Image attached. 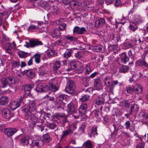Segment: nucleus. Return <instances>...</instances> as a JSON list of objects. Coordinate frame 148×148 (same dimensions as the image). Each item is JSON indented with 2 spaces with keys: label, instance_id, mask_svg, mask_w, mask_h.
Segmentation results:
<instances>
[{
  "label": "nucleus",
  "instance_id": "nucleus-14",
  "mask_svg": "<svg viewBox=\"0 0 148 148\" xmlns=\"http://www.w3.org/2000/svg\"><path fill=\"white\" fill-rule=\"evenodd\" d=\"M29 47H35L38 45H42V43L41 41L37 39H34L29 41Z\"/></svg>",
  "mask_w": 148,
  "mask_h": 148
},
{
  "label": "nucleus",
  "instance_id": "nucleus-33",
  "mask_svg": "<svg viewBox=\"0 0 148 148\" xmlns=\"http://www.w3.org/2000/svg\"><path fill=\"white\" fill-rule=\"evenodd\" d=\"M97 127L96 126H93L91 130V132L90 135V137H95L98 135L97 133Z\"/></svg>",
  "mask_w": 148,
  "mask_h": 148
},
{
  "label": "nucleus",
  "instance_id": "nucleus-56",
  "mask_svg": "<svg viewBox=\"0 0 148 148\" xmlns=\"http://www.w3.org/2000/svg\"><path fill=\"white\" fill-rule=\"evenodd\" d=\"M38 27L36 25H31L29 27L28 30V31H32L33 29H38Z\"/></svg>",
  "mask_w": 148,
  "mask_h": 148
},
{
  "label": "nucleus",
  "instance_id": "nucleus-21",
  "mask_svg": "<svg viewBox=\"0 0 148 148\" xmlns=\"http://www.w3.org/2000/svg\"><path fill=\"white\" fill-rule=\"evenodd\" d=\"M84 70V67L82 64L79 62L78 61L76 64V67L75 68V71L77 73H82Z\"/></svg>",
  "mask_w": 148,
  "mask_h": 148
},
{
  "label": "nucleus",
  "instance_id": "nucleus-54",
  "mask_svg": "<svg viewBox=\"0 0 148 148\" xmlns=\"http://www.w3.org/2000/svg\"><path fill=\"white\" fill-rule=\"evenodd\" d=\"M66 27V24L64 23H63L60 24L59 27V30L60 31H63L65 29Z\"/></svg>",
  "mask_w": 148,
  "mask_h": 148
},
{
  "label": "nucleus",
  "instance_id": "nucleus-47",
  "mask_svg": "<svg viewBox=\"0 0 148 148\" xmlns=\"http://www.w3.org/2000/svg\"><path fill=\"white\" fill-rule=\"evenodd\" d=\"M19 56L21 58H25L28 56V53L23 51H20L18 52Z\"/></svg>",
  "mask_w": 148,
  "mask_h": 148
},
{
  "label": "nucleus",
  "instance_id": "nucleus-41",
  "mask_svg": "<svg viewBox=\"0 0 148 148\" xmlns=\"http://www.w3.org/2000/svg\"><path fill=\"white\" fill-rule=\"evenodd\" d=\"M84 56V52L83 51H78L77 53H75L74 57L77 59H79Z\"/></svg>",
  "mask_w": 148,
  "mask_h": 148
},
{
  "label": "nucleus",
  "instance_id": "nucleus-8",
  "mask_svg": "<svg viewBox=\"0 0 148 148\" xmlns=\"http://www.w3.org/2000/svg\"><path fill=\"white\" fill-rule=\"evenodd\" d=\"M21 103V99H19L18 101L11 102L9 106L11 109L14 110L20 106Z\"/></svg>",
  "mask_w": 148,
  "mask_h": 148
},
{
  "label": "nucleus",
  "instance_id": "nucleus-53",
  "mask_svg": "<svg viewBox=\"0 0 148 148\" xmlns=\"http://www.w3.org/2000/svg\"><path fill=\"white\" fill-rule=\"evenodd\" d=\"M33 87L34 85L32 84L26 85L25 86L24 90L25 91H29L33 88Z\"/></svg>",
  "mask_w": 148,
  "mask_h": 148
},
{
  "label": "nucleus",
  "instance_id": "nucleus-7",
  "mask_svg": "<svg viewBox=\"0 0 148 148\" xmlns=\"http://www.w3.org/2000/svg\"><path fill=\"white\" fill-rule=\"evenodd\" d=\"M104 81L106 85L110 86V88L109 90L111 91L114 88V86L112 83V79L109 76H106L104 78Z\"/></svg>",
  "mask_w": 148,
  "mask_h": 148
},
{
  "label": "nucleus",
  "instance_id": "nucleus-31",
  "mask_svg": "<svg viewBox=\"0 0 148 148\" xmlns=\"http://www.w3.org/2000/svg\"><path fill=\"white\" fill-rule=\"evenodd\" d=\"M61 66L60 62L59 61H56L53 64V69L54 71H56L60 68Z\"/></svg>",
  "mask_w": 148,
  "mask_h": 148
},
{
  "label": "nucleus",
  "instance_id": "nucleus-3",
  "mask_svg": "<svg viewBox=\"0 0 148 148\" xmlns=\"http://www.w3.org/2000/svg\"><path fill=\"white\" fill-rule=\"evenodd\" d=\"M49 88L50 90L53 92H56L59 89L57 82L55 79H52L50 82L49 84Z\"/></svg>",
  "mask_w": 148,
  "mask_h": 148
},
{
  "label": "nucleus",
  "instance_id": "nucleus-40",
  "mask_svg": "<svg viewBox=\"0 0 148 148\" xmlns=\"http://www.w3.org/2000/svg\"><path fill=\"white\" fill-rule=\"evenodd\" d=\"M11 65L12 69L18 68L20 65V61H13L11 62Z\"/></svg>",
  "mask_w": 148,
  "mask_h": 148
},
{
  "label": "nucleus",
  "instance_id": "nucleus-46",
  "mask_svg": "<svg viewBox=\"0 0 148 148\" xmlns=\"http://www.w3.org/2000/svg\"><path fill=\"white\" fill-rule=\"evenodd\" d=\"M33 57V58H35V61L37 63H39L40 62V56L38 53H36L35 54L34 56H32Z\"/></svg>",
  "mask_w": 148,
  "mask_h": 148
},
{
  "label": "nucleus",
  "instance_id": "nucleus-18",
  "mask_svg": "<svg viewBox=\"0 0 148 148\" xmlns=\"http://www.w3.org/2000/svg\"><path fill=\"white\" fill-rule=\"evenodd\" d=\"M6 78L8 81L9 86L12 88V85L15 84L17 82L16 78H14L12 76H9Z\"/></svg>",
  "mask_w": 148,
  "mask_h": 148
},
{
  "label": "nucleus",
  "instance_id": "nucleus-24",
  "mask_svg": "<svg viewBox=\"0 0 148 148\" xmlns=\"http://www.w3.org/2000/svg\"><path fill=\"white\" fill-rule=\"evenodd\" d=\"M61 33L58 29H55L52 32L51 34V36L53 38H57L61 36Z\"/></svg>",
  "mask_w": 148,
  "mask_h": 148
},
{
  "label": "nucleus",
  "instance_id": "nucleus-52",
  "mask_svg": "<svg viewBox=\"0 0 148 148\" xmlns=\"http://www.w3.org/2000/svg\"><path fill=\"white\" fill-rule=\"evenodd\" d=\"M86 126V123L85 122L82 123L79 127V131L82 132V133L84 132V130Z\"/></svg>",
  "mask_w": 148,
  "mask_h": 148
},
{
  "label": "nucleus",
  "instance_id": "nucleus-44",
  "mask_svg": "<svg viewBox=\"0 0 148 148\" xmlns=\"http://www.w3.org/2000/svg\"><path fill=\"white\" fill-rule=\"evenodd\" d=\"M137 26L133 23L129 26V28L130 30L133 32H134L138 29V28Z\"/></svg>",
  "mask_w": 148,
  "mask_h": 148
},
{
  "label": "nucleus",
  "instance_id": "nucleus-58",
  "mask_svg": "<svg viewBox=\"0 0 148 148\" xmlns=\"http://www.w3.org/2000/svg\"><path fill=\"white\" fill-rule=\"evenodd\" d=\"M113 39L116 40L117 42L119 41L120 40L119 34H114V35Z\"/></svg>",
  "mask_w": 148,
  "mask_h": 148
},
{
  "label": "nucleus",
  "instance_id": "nucleus-10",
  "mask_svg": "<svg viewBox=\"0 0 148 148\" xmlns=\"http://www.w3.org/2000/svg\"><path fill=\"white\" fill-rule=\"evenodd\" d=\"M43 140L40 138L34 139L32 141V144L34 146L40 147L42 146L44 144Z\"/></svg>",
  "mask_w": 148,
  "mask_h": 148
},
{
  "label": "nucleus",
  "instance_id": "nucleus-17",
  "mask_svg": "<svg viewBox=\"0 0 148 148\" xmlns=\"http://www.w3.org/2000/svg\"><path fill=\"white\" fill-rule=\"evenodd\" d=\"M86 31L84 27L80 28L78 26H75L73 28V32L74 34L76 33L78 34H82Z\"/></svg>",
  "mask_w": 148,
  "mask_h": 148
},
{
  "label": "nucleus",
  "instance_id": "nucleus-2",
  "mask_svg": "<svg viewBox=\"0 0 148 148\" xmlns=\"http://www.w3.org/2000/svg\"><path fill=\"white\" fill-rule=\"evenodd\" d=\"M23 113L25 115L26 119L31 120L33 122V123L35 124L41 121L40 119L37 118L34 114L28 112L27 109H25L23 110Z\"/></svg>",
  "mask_w": 148,
  "mask_h": 148
},
{
  "label": "nucleus",
  "instance_id": "nucleus-29",
  "mask_svg": "<svg viewBox=\"0 0 148 148\" xmlns=\"http://www.w3.org/2000/svg\"><path fill=\"white\" fill-rule=\"evenodd\" d=\"M121 61L124 63L128 62L129 61V58L127 56L125 52H123L121 54Z\"/></svg>",
  "mask_w": 148,
  "mask_h": 148
},
{
  "label": "nucleus",
  "instance_id": "nucleus-19",
  "mask_svg": "<svg viewBox=\"0 0 148 148\" xmlns=\"http://www.w3.org/2000/svg\"><path fill=\"white\" fill-rule=\"evenodd\" d=\"M67 110L68 112L69 113V114L73 112H75V106L73 103H70L68 105Z\"/></svg>",
  "mask_w": 148,
  "mask_h": 148
},
{
  "label": "nucleus",
  "instance_id": "nucleus-6",
  "mask_svg": "<svg viewBox=\"0 0 148 148\" xmlns=\"http://www.w3.org/2000/svg\"><path fill=\"white\" fill-rule=\"evenodd\" d=\"M139 117L143 123L147 124L148 123V114L145 112L142 111L140 112Z\"/></svg>",
  "mask_w": 148,
  "mask_h": 148
},
{
  "label": "nucleus",
  "instance_id": "nucleus-39",
  "mask_svg": "<svg viewBox=\"0 0 148 148\" xmlns=\"http://www.w3.org/2000/svg\"><path fill=\"white\" fill-rule=\"evenodd\" d=\"M24 72L28 77L30 78H33L34 77V74L31 70H25L24 71Z\"/></svg>",
  "mask_w": 148,
  "mask_h": 148
},
{
  "label": "nucleus",
  "instance_id": "nucleus-28",
  "mask_svg": "<svg viewBox=\"0 0 148 148\" xmlns=\"http://www.w3.org/2000/svg\"><path fill=\"white\" fill-rule=\"evenodd\" d=\"M139 107L137 104L134 103L131 105L130 107V110L134 114H136L139 110Z\"/></svg>",
  "mask_w": 148,
  "mask_h": 148
},
{
  "label": "nucleus",
  "instance_id": "nucleus-16",
  "mask_svg": "<svg viewBox=\"0 0 148 148\" xmlns=\"http://www.w3.org/2000/svg\"><path fill=\"white\" fill-rule=\"evenodd\" d=\"M95 103L98 105H101L105 102V99L103 97V94L98 96L95 100Z\"/></svg>",
  "mask_w": 148,
  "mask_h": 148
},
{
  "label": "nucleus",
  "instance_id": "nucleus-62",
  "mask_svg": "<svg viewBox=\"0 0 148 148\" xmlns=\"http://www.w3.org/2000/svg\"><path fill=\"white\" fill-rule=\"evenodd\" d=\"M78 3V2L77 1H70V6L71 7H73V6H76L77 4Z\"/></svg>",
  "mask_w": 148,
  "mask_h": 148
},
{
  "label": "nucleus",
  "instance_id": "nucleus-50",
  "mask_svg": "<svg viewBox=\"0 0 148 148\" xmlns=\"http://www.w3.org/2000/svg\"><path fill=\"white\" fill-rule=\"evenodd\" d=\"M43 137L44 140L47 143L49 142L51 140L48 133H46L44 135H43Z\"/></svg>",
  "mask_w": 148,
  "mask_h": 148
},
{
  "label": "nucleus",
  "instance_id": "nucleus-30",
  "mask_svg": "<svg viewBox=\"0 0 148 148\" xmlns=\"http://www.w3.org/2000/svg\"><path fill=\"white\" fill-rule=\"evenodd\" d=\"M142 87L141 85L137 84L136 87L134 88V93L137 94H140L142 91Z\"/></svg>",
  "mask_w": 148,
  "mask_h": 148
},
{
  "label": "nucleus",
  "instance_id": "nucleus-51",
  "mask_svg": "<svg viewBox=\"0 0 148 148\" xmlns=\"http://www.w3.org/2000/svg\"><path fill=\"white\" fill-rule=\"evenodd\" d=\"M143 21V19L140 17H138L135 19L134 22H133L135 24L138 25Z\"/></svg>",
  "mask_w": 148,
  "mask_h": 148
},
{
  "label": "nucleus",
  "instance_id": "nucleus-23",
  "mask_svg": "<svg viewBox=\"0 0 148 148\" xmlns=\"http://www.w3.org/2000/svg\"><path fill=\"white\" fill-rule=\"evenodd\" d=\"M9 98L8 97L3 96L0 98V105L5 106L8 102Z\"/></svg>",
  "mask_w": 148,
  "mask_h": 148
},
{
  "label": "nucleus",
  "instance_id": "nucleus-36",
  "mask_svg": "<svg viewBox=\"0 0 148 148\" xmlns=\"http://www.w3.org/2000/svg\"><path fill=\"white\" fill-rule=\"evenodd\" d=\"M64 38L67 40H69L70 42H71L76 41L77 40V38L76 37L72 36L69 35L65 36Z\"/></svg>",
  "mask_w": 148,
  "mask_h": 148
},
{
  "label": "nucleus",
  "instance_id": "nucleus-11",
  "mask_svg": "<svg viewBox=\"0 0 148 148\" xmlns=\"http://www.w3.org/2000/svg\"><path fill=\"white\" fill-rule=\"evenodd\" d=\"M2 113L3 116L6 119H8L12 116L10 111L7 108H3Z\"/></svg>",
  "mask_w": 148,
  "mask_h": 148
},
{
  "label": "nucleus",
  "instance_id": "nucleus-35",
  "mask_svg": "<svg viewBox=\"0 0 148 148\" xmlns=\"http://www.w3.org/2000/svg\"><path fill=\"white\" fill-rule=\"evenodd\" d=\"M101 86V84L99 78L97 77V78L95 79L94 87L96 88L97 89L99 88Z\"/></svg>",
  "mask_w": 148,
  "mask_h": 148
},
{
  "label": "nucleus",
  "instance_id": "nucleus-48",
  "mask_svg": "<svg viewBox=\"0 0 148 148\" xmlns=\"http://www.w3.org/2000/svg\"><path fill=\"white\" fill-rule=\"evenodd\" d=\"M90 99V96L88 95H85L82 96L81 98L79 99V100L82 102H85Z\"/></svg>",
  "mask_w": 148,
  "mask_h": 148
},
{
  "label": "nucleus",
  "instance_id": "nucleus-37",
  "mask_svg": "<svg viewBox=\"0 0 148 148\" xmlns=\"http://www.w3.org/2000/svg\"><path fill=\"white\" fill-rule=\"evenodd\" d=\"M83 146L85 148H93V145L90 141L88 140L83 144Z\"/></svg>",
  "mask_w": 148,
  "mask_h": 148
},
{
  "label": "nucleus",
  "instance_id": "nucleus-22",
  "mask_svg": "<svg viewBox=\"0 0 148 148\" xmlns=\"http://www.w3.org/2000/svg\"><path fill=\"white\" fill-rule=\"evenodd\" d=\"M87 108V105L86 103H84L81 105L79 108V112L82 115L84 114L86 112Z\"/></svg>",
  "mask_w": 148,
  "mask_h": 148
},
{
  "label": "nucleus",
  "instance_id": "nucleus-25",
  "mask_svg": "<svg viewBox=\"0 0 148 148\" xmlns=\"http://www.w3.org/2000/svg\"><path fill=\"white\" fill-rule=\"evenodd\" d=\"M80 81L85 86L87 87L88 85V82L89 81V77L88 76L81 77Z\"/></svg>",
  "mask_w": 148,
  "mask_h": 148
},
{
  "label": "nucleus",
  "instance_id": "nucleus-42",
  "mask_svg": "<svg viewBox=\"0 0 148 148\" xmlns=\"http://www.w3.org/2000/svg\"><path fill=\"white\" fill-rule=\"evenodd\" d=\"M125 91L128 93L133 94L134 93V88L129 86H127L125 88Z\"/></svg>",
  "mask_w": 148,
  "mask_h": 148
},
{
  "label": "nucleus",
  "instance_id": "nucleus-38",
  "mask_svg": "<svg viewBox=\"0 0 148 148\" xmlns=\"http://www.w3.org/2000/svg\"><path fill=\"white\" fill-rule=\"evenodd\" d=\"M91 48L93 51L95 52H100L102 50V46L99 45L92 46Z\"/></svg>",
  "mask_w": 148,
  "mask_h": 148
},
{
  "label": "nucleus",
  "instance_id": "nucleus-61",
  "mask_svg": "<svg viewBox=\"0 0 148 148\" xmlns=\"http://www.w3.org/2000/svg\"><path fill=\"white\" fill-rule=\"evenodd\" d=\"M128 113H127L125 114V116L127 118H128L129 117L132 115H133L134 113L132 112L130 110L128 111Z\"/></svg>",
  "mask_w": 148,
  "mask_h": 148
},
{
  "label": "nucleus",
  "instance_id": "nucleus-1",
  "mask_svg": "<svg viewBox=\"0 0 148 148\" xmlns=\"http://www.w3.org/2000/svg\"><path fill=\"white\" fill-rule=\"evenodd\" d=\"M66 91L70 94L76 93V86L75 82L72 80H69L67 82L65 88Z\"/></svg>",
  "mask_w": 148,
  "mask_h": 148
},
{
  "label": "nucleus",
  "instance_id": "nucleus-26",
  "mask_svg": "<svg viewBox=\"0 0 148 148\" xmlns=\"http://www.w3.org/2000/svg\"><path fill=\"white\" fill-rule=\"evenodd\" d=\"M105 23V20L103 18H100L99 20H97L95 23V26L96 27L98 28L99 27H101Z\"/></svg>",
  "mask_w": 148,
  "mask_h": 148
},
{
  "label": "nucleus",
  "instance_id": "nucleus-9",
  "mask_svg": "<svg viewBox=\"0 0 148 148\" xmlns=\"http://www.w3.org/2000/svg\"><path fill=\"white\" fill-rule=\"evenodd\" d=\"M47 69L44 66H41L37 69V71L40 76L42 77L48 73V72Z\"/></svg>",
  "mask_w": 148,
  "mask_h": 148
},
{
  "label": "nucleus",
  "instance_id": "nucleus-15",
  "mask_svg": "<svg viewBox=\"0 0 148 148\" xmlns=\"http://www.w3.org/2000/svg\"><path fill=\"white\" fill-rule=\"evenodd\" d=\"M77 61L73 60L70 62L69 65V68L66 69V71L68 72L71 70H74L75 71Z\"/></svg>",
  "mask_w": 148,
  "mask_h": 148
},
{
  "label": "nucleus",
  "instance_id": "nucleus-64",
  "mask_svg": "<svg viewBox=\"0 0 148 148\" xmlns=\"http://www.w3.org/2000/svg\"><path fill=\"white\" fill-rule=\"evenodd\" d=\"M144 143H139L136 146V148H144Z\"/></svg>",
  "mask_w": 148,
  "mask_h": 148
},
{
  "label": "nucleus",
  "instance_id": "nucleus-20",
  "mask_svg": "<svg viewBox=\"0 0 148 148\" xmlns=\"http://www.w3.org/2000/svg\"><path fill=\"white\" fill-rule=\"evenodd\" d=\"M0 83L1 86L3 88H5L8 86L9 83L6 77H3L0 80Z\"/></svg>",
  "mask_w": 148,
  "mask_h": 148
},
{
  "label": "nucleus",
  "instance_id": "nucleus-60",
  "mask_svg": "<svg viewBox=\"0 0 148 148\" xmlns=\"http://www.w3.org/2000/svg\"><path fill=\"white\" fill-rule=\"evenodd\" d=\"M137 75H133L131 77H130L129 79V81L130 83H131L133 82L136 79Z\"/></svg>",
  "mask_w": 148,
  "mask_h": 148
},
{
  "label": "nucleus",
  "instance_id": "nucleus-57",
  "mask_svg": "<svg viewBox=\"0 0 148 148\" xmlns=\"http://www.w3.org/2000/svg\"><path fill=\"white\" fill-rule=\"evenodd\" d=\"M47 54L48 56L52 57L54 54L55 52L53 50H51L47 52Z\"/></svg>",
  "mask_w": 148,
  "mask_h": 148
},
{
  "label": "nucleus",
  "instance_id": "nucleus-27",
  "mask_svg": "<svg viewBox=\"0 0 148 148\" xmlns=\"http://www.w3.org/2000/svg\"><path fill=\"white\" fill-rule=\"evenodd\" d=\"M74 50V49H67L64 54V57L66 59L68 58L71 56V54L73 52V50Z\"/></svg>",
  "mask_w": 148,
  "mask_h": 148
},
{
  "label": "nucleus",
  "instance_id": "nucleus-63",
  "mask_svg": "<svg viewBox=\"0 0 148 148\" xmlns=\"http://www.w3.org/2000/svg\"><path fill=\"white\" fill-rule=\"evenodd\" d=\"M123 105L126 108H129L130 105V102L127 101V100H125L124 101Z\"/></svg>",
  "mask_w": 148,
  "mask_h": 148
},
{
  "label": "nucleus",
  "instance_id": "nucleus-43",
  "mask_svg": "<svg viewBox=\"0 0 148 148\" xmlns=\"http://www.w3.org/2000/svg\"><path fill=\"white\" fill-rule=\"evenodd\" d=\"M84 70L85 74L86 75L89 74L90 72H91L92 70L90 64H87L86 65Z\"/></svg>",
  "mask_w": 148,
  "mask_h": 148
},
{
  "label": "nucleus",
  "instance_id": "nucleus-32",
  "mask_svg": "<svg viewBox=\"0 0 148 148\" xmlns=\"http://www.w3.org/2000/svg\"><path fill=\"white\" fill-rule=\"evenodd\" d=\"M73 133V132L71 129H67L66 130L63 132V134L61 137V138L62 139L66 137L67 136L71 135Z\"/></svg>",
  "mask_w": 148,
  "mask_h": 148
},
{
  "label": "nucleus",
  "instance_id": "nucleus-45",
  "mask_svg": "<svg viewBox=\"0 0 148 148\" xmlns=\"http://www.w3.org/2000/svg\"><path fill=\"white\" fill-rule=\"evenodd\" d=\"M129 69V67L127 66H122L120 68V72L125 73L127 72Z\"/></svg>",
  "mask_w": 148,
  "mask_h": 148
},
{
  "label": "nucleus",
  "instance_id": "nucleus-49",
  "mask_svg": "<svg viewBox=\"0 0 148 148\" xmlns=\"http://www.w3.org/2000/svg\"><path fill=\"white\" fill-rule=\"evenodd\" d=\"M125 125L126 126L125 128L128 129H129L130 130L134 132V127H133V128L130 129V127L131 123L129 121H127L125 123Z\"/></svg>",
  "mask_w": 148,
  "mask_h": 148
},
{
  "label": "nucleus",
  "instance_id": "nucleus-59",
  "mask_svg": "<svg viewBox=\"0 0 148 148\" xmlns=\"http://www.w3.org/2000/svg\"><path fill=\"white\" fill-rule=\"evenodd\" d=\"M56 125L53 123H51L49 124L48 125V127L51 129H55L56 128Z\"/></svg>",
  "mask_w": 148,
  "mask_h": 148
},
{
  "label": "nucleus",
  "instance_id": "nucleus-55",
  "mask_svg": "<svg viewBox=\"0 0 148 148\" xmlns=\"http://www.w3.org/2000/svg\"><path fill=\"white\" fill-rule=\"evenodd\" d=\"M59 97L61 99H60V101H59V103L60 104V107H61L65 105V104L63 103V101H62V99H64L65 97V96L63 95H60Z\"/></svg>",
  "mask_w": 148,
  "mask_h": 148
},
{
  "label": "nucleus",
  "instance_id": "nucleus-12",
  "mask_svg": "<svg viewBox=\"0 0 148 148\" xmlns=\"http://www.w3.org/2000/svg\"><path fill=\"white\" fill-rule=\"evenodd\" d=\"M17 131V130L14 128H7L4 130V132L8 137L12 136Z\"/></svg>",
  "mask_w": 148,
  "mask_h": 148
},
{
  "label": "nucleus",
  "instance_id": "nucleus-5",
  "mask_svg": "<svg viewBox=\"0 0 148 148\" xmlns=\"http://www.w3.org/2000/svg\"><path fill=\"white\" fill-rule=\"evenodd\" d=\"M25 109H27L28 110V112H30V113L35 111L36 109L35 101H30L29 102L28 108H25L22 109V111L23 112V110Z\"/></svg>",
  "mask_w": 148,
  "mask_h": 148
},
{
  "label": "nucleus",
  "instance_id": "nucleus-4",
  "mask_svg": "<svg viewBox=\"0 0 148 148\" xmlns=\"http://www.w3.org/2000/svg\"><path fill=\"white\" fill-rule=\"evenodd\" d=\"M47 84L45 83H40L37 84L36 90L38 92H45L47 91Z\"/></svg>",
  "mask_w": 148,
  "mask_h": 148
},
{
  "label": "nucleus",
  "instance_id": "nucleus-34",
  "mask_svg": "<svg viewBox=\"0 0 148 148\" xmlns=\"http://www.w3.org/2000/svg\"><path fill=\"white\" fill-rule=\"evenodd\" d=\"M29 139L27 137L23 136L21 139L20 144L23 145L29 144Z\"/></svg>",
  "mask_w": 148,
  "mask_h": 148
},
{
  "label": "nucleus",
  "instance_id": "nucleus-13",
  "mask_svg": "<svg viewBox=\"0 0 148 148\" xmlns=\"http://www.w3.org/2000/svg\"><path fill=\"white\" fill-rule=\"evenodd\" d=\"M55 116L58 119H59L60 117L64 118L63 120L62 123L64 127H67L69 126V122L67 120L66 118L64 115L60 114H56L55 115Z\"/></svg>",
  "mask_w": 148,
  "mask_h": 148
}]
</instances>
